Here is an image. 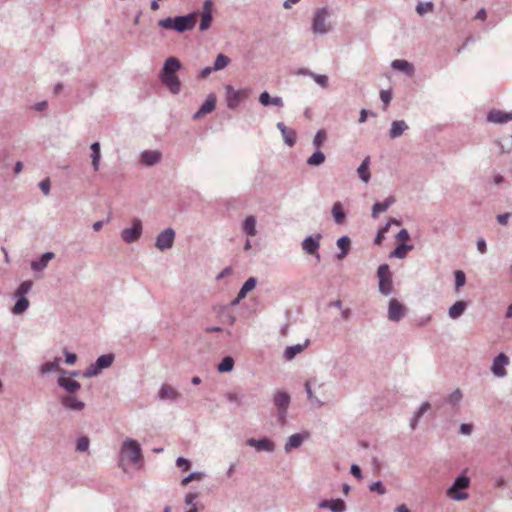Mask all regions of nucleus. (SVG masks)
Segmentation results:
<instances>
[{
    "instance_id": "1",
    "label": "nucleus",
    "mask_w": 512,
    "mask_h": 512,
    "mask_svg": "<svg viewBox=\"0 0 512 512\" xmlns=\"http://www.w3.org/2000/svg\"><path fill=\"white\" fill-rule=\"evenodd\" d=\"M181 62L175 57H169L165 60L160 79L162 83L172 92L178 94L181 89V83L176 75L177 71L181 68Z\"/></svg>"
},
{
    "instance_id": "2",
    "label": "nucleus",
    "mask_w": 512,
    "mask_h": 512,
    "mask_svg": "<svg viewBox=\"0 0 512 512\" xmlns=\"http://www.w3.org/2000/svg\"><path fill=\"white\" fill-rule=\"evenodd\" d=\"M197 15L198 12H192L187 15L168 17L159 20L158 25L164 29L174 30L178 33H184L191 31L195 27Z\"/></svg>"
},
{
    "instance_id": "3",
    "label": "nucleus",
    "mask_w": 512,
    "mask_h": 512,
    "mask_svg": "<svg viewBox=\"0 0 512 512\" xmlns=\"http://www.w3.org/2000/svg\"><path fill=\"white\" fill-rule=\"evenodd\" d=\"M329 17L330 12L327 7H322L315 10L311 26L313 34L325 35L333 29L332 24L328 21Z\"/></svg>"
},
{
    "instance_id": "4",
    "label": "nucleus",
    "mask_w": 512,
    "mask_h": 512,
    "mask_svg": "<svg viewBox=\"0 0 512 512\" xmlns=\"http://www.w3.org/2000/svg\"><path fill=\"white\" fill-rule=\"evenodd\" d=\"M250 95V89L244 88L236 90L232 85L225 86V100L229 109H236L240 102L246 100Z\"/></svg>"
},
{
    "instance_id": "5",
    "label": "nucleus",
    "mask_w": 512,
    "mask_h": 512,
    "mask_svg": "<svg viewBox=\"0 0 512 512\" xmlns=\"http://www.w3.org/2000/svg\"><path fill=\"white\" fill-rule=\"evenodd\" d=\"M121 458L122 460H127L133 464H137L142 459L139 444L132 439L124 441L121 449Z\"/></svg>"
},
{
    "instance_id": "6",
    "label": "nucleus",
    "mask_w": 512,
    "mask_h": 512,
    "mask_svg": "<svg viewBox=\"0 0 512 512\" xmlns=\"http://www.w3.org/2000/svg\"><path fill=\"white\" fill-rule=\"evenodd\" d=\"M379 278L378 288L383 295H389L392 292V273L388 264H381L377 270Z\"/></svg>"
},
{
    "instance_id": "7",
    "label": "nucleus",
    "mask_w": 512,
    "mask_h": 512,
    "mask_svg": "<svg viewBox=\"0 0 512 512\" xmlns=\"http://www.w3.org/2000/svg\"><path fill=\"white\" fill-rule=\"evenodd\" d=\"M142 234V222L138 218L132 221V227L125 228L121 231V238L124 242L131 244L136 242Z\"/></svg>"
},
{
    "instance_id": "8",
    "label": "nucleus",
    "mask_w": 512,
    "mask_h": 512,
    "mask_svg": "<svg viewBox=\"0 0 512 512\" xmlns=\"http://www.w3.org/2000/svg\"><path fill=\"white\" fill-rule=\"evenodd\" d=\"M175 240V231L174 229L168 227L161 231L155 241V246L160 251H165L172 248Z\"/></svg>"
},
{
    "instance_id": "9",
    "label": "nucleus",
    "mask_w": 512,
    "mask_h": 512,
    "mask_svg": "<svg viewBox=\"0 0 512 512\" xmlns=\"http://www.w3.org/2000/svg\"><path fill=\"white\" fill-rule=\"evenodd\" d=\"M469 478L466 476H460L458 477L454 484L448 489L447 494L450 498L455 500H465L467 499L468 495L467 493L461 492L459 493L458 490L460 489H466L469 486Z\"/></svg>"
},
{
    "instance_id": "10",
    "label": "nucleus",
    "mask_w": 512,
    "mask_h": 512,
    "mask_svg": "<svg viewBox=\"0 0 512 512\" xmlns=\"http://www.w3.org/2000/svg\"><path fill=\"white\" fill-rule=\"evenodd\" d=\"M113 360H114L113 354H105V355L100 356L97 359L96 364L90 365L87 368V370L84 372V376L92 377V376L97 375L100 372L99 370L110 367L111 364L113 363Z\"/></svg>"
},
{
    "instance_id": "11",
    "label": "nucleus",
    "mask_w": 512,
    "mask_h": 512,
    "mask_svg": "<svg viewBox=\"0 0 512 512\" xmlns=\"http://www.w3.org/2000/svg\"><path fill=\"white\" fill-rule=\"evenodd\" d=\"M321 234H317L315 237L308 236L302 242V249L309 255L315 256L320 261L321 257L318 253L320 247Z\"/></svg>"
},
{
    "instance_id": "12",
    "label": "nucleus",
    "mask_w": 512,
    "mask_h": 512,
    "mask_svg": "<svg viewBox=\"0 0 512 512\" xmlns=\"http://www.w3.org/2000/svg\"><path fill=\"white\" fill-rule=\"evenodd\" d=\"M213 1L212 0H205L203 3V10L201 13V21L199 25L200 31H206L210 28L211 23L213 21Z\"/></svg>"
},
{
    "instance_id": "13",
    "label": "nucleus",
    "mask_w": 512,
    "mask_h": 512,
    "mask_svg": "<svg viewBox=\"0 0 512 512\" xmlns=\"http://www.w3.org/2000/svg\"><path fill=\"white\" fill-rule=\"evenodd\" d=\"M274 403L279 410V418L283 422L290 403V396L286 392H278L274 396Z\"/></svg>"
},
{
    "instance_id": "14",
    "label": "nucleus",
    "mask_w": 512,
    "mask_h": 512,
    "mask_svg": "<svg viewBox=\"0 0 512 512\" xmlns=\"http://www.w3.org/2000/svg\"><path fill=\"white\" fill-rule=\"evenodd\" d=\"M509 364V358L501 353L493 361L491 370L497 377H504L506 375L505 367Z\"/></svg>"
},
{
    "instance_id": "15",
    "label": "nucleus",
    "mask_w": 512,
    "mask_h": 512,
    "mask_svg": "<svg viewBox=\"0 0 512 512\" xmlns=\"http://www.w3.org/2000/svg\"><path fill=\"white\" fill-rule=\"evenodd\" d=\"M67 372L61 370V375L58 379V384L60 387L64 388L68 393H75L81 387L80 383L73 380L71 377L66 376Z\"/></svg>"
},
{
    "instance_id": "16",
    "label": "nucleus",
    "mask_w": 512,
    "mask_h": 512,
    "mask_svg": "<svg viewBox=\"0 0 512 512\" xmlns=\"http://www.w3.org/2000/svg\"><path fill=\"white\" fill-rule=\"evenodd\" d=\"M487 121L496 124H504L512 121V111L504 112L501 110L493 109L487 114Z\"/></svg>"
},
{
    "instance_id": "17",
    "label": "nucleus",
    "mask_w": 512,
    "mask_h": 512,
    "mask_svg": "<svg viewBox=\"0 0 512 512\" xmlns=\"http://www.w3.org/2000/svg\"><path fill=\"white\" fill-rule=\"evenodd\" d=\"M256 284H257L256 277L248 278L245 281V283L242 285L240 291L238 292L237 297L234 300H232L229 305L230 306L237 305L240 302V300H242L243 298L246 297L248 292L252 291L256 287Z\"/></svg>"
},
{
    "instance_id": "18",
    "label": "nucleus",
    "mask_w": 512,
    "mask_h": 512,
    "mask_svg": "<svg viewBox=\"0 0 512 512\" xmlns=\"http://www.w3.org/2000/svg\"><path fill=\"white\" fill-rule=\"evenodd\" d=\"M215 107L216 96L214 94H209L204 103L200 106L199 110L193 115V119H199L203 115L211 113L214 111Z\"/></svg>"
},
{
    "instance_id": "19",
    "label": "nucleus",
    "mask_w": 512,
    "mask_h": 512,
    "mask_svg": "<svg viewBox=\"0 0 512 512\" xmlns=\"http://www.w3.org/2000/svg\"><path fill=\"white\" fill-rule=\"evenodd\" d=\"M404 311V306L397 299L390 300L388 308L390 320H400V318L404 317Z\"/></svg>"
},
{
    "instance_id": "20",
    "label": "nucleus",
    "mask_w": 512,
    "mask_h": 512,
    "mask_svg": "<svg viewBox=\"0 0 512 512\" xmlns=\"http://www.w3.org/2000/svg\"><path fill=\"white\" fill-rule=\"evenodd\" d=\"M61 403L65 408L75 411H81L85 407V403L77 399V397L71 393L69 395L63 396L61 398Z\"/></svg>"
},
{
    "instance_id": "21",
    "label": "nucleus",
    "mask_w": 512,
    "mask_h": 512,
    "mask_svg": "<svg viewBox=\"0 0 512 512\" xmlns=\"http://www.w3.org/2000/svg\"><path fill=\"white\" fill-rule=\"evenodd\" d=\"M396 202V199L394 196H388L383 202H376L372 206V212L371 216L376 219L378 218V215L382 212H385L389 209L391 205H393Z\"/></svg>"
},
{
    "instance_id": "22",
    "label": "nucleus",
    "mask_w": 512,
    "mask_h": 512,
    "mask_svg": "<svg viewBox=\"0 0 512 512\" xmlns=\"http://www.w3.org/2000/svg\"><path fill=\"white\" fill-rule=\"evenodd\" d=\"M161 156L157 150H146L141 154V162L146 166H153L161 160Z\"/></svg>"
},
{
    "instance_id": "23",
    "label": "nucleus",
    "mask_w": 512,
    "mask_h": 512,
    "mask_svg": "<svg viewBox=\"0 0 512 512\" xmlns=\"http://www.w3.org/2000/svg\"><path fill=\"white\" fill-rule=\"evenodd\" d=\"M259 102L261 105H263L265 107L273 105V106H277V107L281 108L284 106V102L281 97H279V96L271 97L267 91H263L259 95Z\"/></svg>"
},
{
    "instance_id": "24",
    "label": "nucleus",
    "mask_w": 512,
    "mask_h": 512,
    "mask_svg": "<svg viewBox=\"0 0 512 512\" xmlns=\"http://www.w3.org/2000/svg\"><path fill=\"white\" fill-rule=\"evenodd\" d=\"M408 125L404 120H395L391 124V128L389 130V137L391 139H395L400 137L406 130H408Z\"/></svg>"
},
{
    "instance_id": "25",
    "label": "nucleus",
    "mask_w": 512,
    "mask_h": 512,
    "mask_svg": "<svg viewBox=\"0 0 512 512\" xmlns=\"http://www.w3.org/2000/svg\"><path fill=\"white\" fill-rule=\"evenodd\" d=\"M179 392L169 384H163L159 390V398L161 400H176Z\"/></svg>"
},
{
    "instance_id": "26",
    "label": "nucleus",
    "mask_w": 512,
    "mask_h": 512,
    "mask_svg": "<svg viewBox=\"0 0 512 512\" xmlns=\"http://www.w3.org/2000/svg\"><path fill=\"white\" fill-rule=\"evenodd\" d=\"M391 67L394 70L404 72L408 76L413 75V73L415 71L414 66L410 62H408L406 60H402V59H397V60L392 61Z\"/></svg>"
},
{
    "instance_id": "27",
    "label": "nucleus",
    "mask_w": 512,
    "mask_h": 512,
    "mask_svg": "<svg viewBox=\"0 0 512 512\" xmlns=\"http://www.w3.org/2000/svg\"><path fill=\"white\" fill-rule=\"evenodd\" d=\"M54 256H55V254L53 252H45V253H43L38 260L31 262V268L34 271H42L43 269L46 268L48 262L51 259H53Z\"/></svg>"
},
{
    "instance_id": "28",
    "label": "nucleus",
    "mask_w": 512,
    "mask_h": 512,
    "mask_svg": "<svg viewBox=\"0 0 512 512\" xmlns=\"http://www.w3.org/2000/svg\"><path fill=\"white\" fill-rule=\"evenodd\" d=\"M338 248L340 249V252L336 255L337 259L342 260L344 259L350 249L351 240L348 236H342L340 237L336 242Z\"/></svg>"
},
{
    "instance_id": "29",
    "label": "nucleus",
    "mask_w": 512,
    "mask_h": 512,
    "mask_svg": "<svg viewBox=\"0 0 512 512\" xmlns=\"http://www.w3.org/2000/svg\"><path fill=\"white\" fill-rule=\"evenodd\" d=\"M247 444L251 447L256 448L258 451H261V450L273 451V449H274L273 442H271L268 439L256 440V439L251 438V439L247 440Z\"/></svg>"
},
{
    "instance_id": "30",
    "label": "nucleus",
    "mask_w": 512,
    "mask_h": 512,
    "mask_svg": "<svg viewBox=\"0 0 512 512\" xmlns=\"http://www.w3.org/2000/svg\"><path fill=\"white\" fill-rule=\"evenodd\" d=\"M369 165H370V157L367 156L364 158V160L362 161V163L360 164V166L357 169L359 178L365 183H367L371 178V174L369 172Z\"/></svg>"
},
{
    "instance_id": "31",
    "label": "nucleus",
    "mask_w": 512,
    "mask_h": 512,
    "mask_svg": "<svg viewBox=\"0 0 512 512\" xmlns=\"http://www.w3.org/2000/svg\"><path fill=\"white\" fill-rule=\"evenodd\" d=\"M331 213L336 224L340 225L345 222L346 213L343 210L342 204L340 202H335L333 204Z\"/></svg>"
},
{
    "instance_id": "32",
    "label": "nucleus",
    "mask_w": 512,
    "mask_h": 512,
    "mask_svg": "<svg viewBox=\"0 0 512 512\" xmlns=\"http://www.w3.org/2000/svg\"><path fill=\"white\" fill-rule=\"evenodd\" d=\"M91 159L94 171L99 170V164L101 159L100 143L94 142L91 144Z\"/></svg>"
},
{
    "instance_id": "33",
    "label": "nucleus",
    "mask_w": 512,
    "mask_h": 512,
    "mask_svg": "<svg viewBox=\"0 0 512 512\" xmlns=\"http://www.w3.org/2000/svg\"><path fill=\"white\" fill-rule=\"evenodd\" d=\"M466 307L467 303L465 301L455 302L448 310L449 317L453 319L460 317L463 314Z\"/></svg>"
},
{
    "instance_id": "34",
    "label": "nucleus",
    "mask_w": 512,
    "mask_h": 512,
    "mask_svg": "<svg viewBox=\"0 0 512 512\" xmlns=\"http://www.w3.org/2000/svg\"><path fill=\"white\" fill-rule=\"evenodd\" d=\"M16 297H17V300H16L15 305L12 308V312L15 315H19V314H22L28 308L29 300L24 295L16 296Z\"/></svg>"
},
{
    "instance_id": "35",
    "label": "nucleus",
    "mask_w": 512,
    "mask_h": 512,
    "mask_svg": "<svg viewBox=\"0 0 512 512\" xmlns=\"http://www.w3.org/2000/svg\"><path fill=\"white\" fill-rule=\"evenodd\" d=\"M413 249L412 245H407L405 243L399 244L389 255L390 258H399L402 259L406 257L408 251Z\"/></svg>"
},
{
    "instance_id": "36",
    "label": "nucleus",
    "mask_w": 512,
    "mask_h": 512,
    "mask_svg": "<svg viewBox=\"0 0 512 512\" xmlns=\"http://www.w3.org/2000/svg\"><path fill=\"white\" fill-rule=\"evenodd\" d=\"M243 230L247 233L249 236H255L257 233L256 230V219L254 216H248L245 218L243 223Z\"/></svg>"
},
{
    "instance_id": "37",
    "label": "nucleus",
    "mask_w": 512,
    "mask_h": 512,
    "mask_svg": "<svg viewBox=\"0 0 512 512\" xmlns=\"http://www.w3.org/2000/svg\"><path fill=\"white\" fill-rule=\"evenodd\" d=\"M325 155L324 153L320 150V149H317L308 159H307V164L310 165V166H320L321 164H323L325 162Z\"/></svg>"
},
{
    "instance_id": "38",
    "label": "nucleus",
    "mask_w": 512,
    "mask_h": 512,
    "mask_svg": "<svg viewBox=\"0 0 512 512\" xmlns=\"http://www.w3.org/2000/svg\"><path fill=\"white\" fill-rule=\"evenodd\" d=\"M281 134L286 145L289 147H293L295 145L297 134L294 129L287 127Z\"/></svg>"
},
{
    "instance_id": "39",
    "label": "nucleus",
    "mask_w": 512,
    "mask_h": 512,
    "mask_svg": "<svg viewBox=\"0 0 512 512\" xmlns=\"http://www.w3.org/2000/svg\"><path fill=\"white\" fill-rule=\"evenodd\" d=\"M304 440V435L302 434H293L289 437L286 445L285 450L288 452L291 449L298 448Z\"/></svg>"
},
{
    "instance_id": "40",
    "label": "nucleus",
    "mask_w": 512,
    "mask_h": 512,
    "mask_svg": "<svg viewBox=\"0 0 512 512\" xmlns=\"http://www.w3.org/2000/svg\"><path fill=\"white\" fill-rule=\"evenodd\" d=\"M309 343V340H306L303 345H295V346H289L285 350V357L288 360H291L294 358L298 353H300Z\"/></svg>"
},
{
    "instance_id": "41",
    "label": "nucleus",
    "mask_w": 512,
    "mask_h": 512,
    "mask_svg": "<svg viewBox=\"0 0 512 512\" xmlns=\"http://www.w3.org/2000/svg\"><path fill=\"white\" fill-rule=\"evenodd\" d=\"M234 367V360L232 357L227 356L222 359V361L219 363L217 369L221 373L230 372L232 371Z\"/></svg>"
},
{
    "instance_id": "42",
    "label": "nucleus",
    "mask_w": 512,
    "mask_h": 512,
    "mask_svg": "<svg viewBox=\"0 0 512 512\" xmlns=\"http://www.w3.org/2000/svg\"><path fill=\"white\" fill-rule=\"evenodd\" d=\"M229 63H230V58L228 56H226L224 54H219L216 57V60L213 65V69H214V71L222 70L225 67H227Z\"/></svg>"
},
{
    "instance_id": "43",
    "label": "nucleus",
    "mask_w": 512,
    "mask_h": 512,
    "mask_svg": "<svg viewBox=\"0 0 512 512\" xmlns=\"http://www.w3.org/2000/svg\"><path fill=\"white\" fill-rule=\"evenodd\" d=\"M434 9V4L431 2V1H428V2H419L417 5H416V12L420 15V16H423L424 14H426L427 12H432Z\"/></svg>"
},
{
    "instance_id": "44",
    "label": "nucleus",
    "mask_w": 512,
    "mask_h": 512,
    "mask_svg": "<svg viewBox=\"0 0 512 512\" xmlns=\"http://www.w3.org/2000/svg\"><path fill=\"white\" fill-rule=\"evenodd\" d=\"M59 362H60V358H55L54 361L46 362L45 364H43L41 366L40 370H41L42 373H48V372H51V371L60 370L59 369Z\"/></svg>"
},
{
    "instance_id": "45",
    "label": "nucleus",
    "mask_w": 512,
    "mask_h": 512,
    "mask_svg": "<svg viewBox=\"0 0 512 512\" xmlns=\"http://www.w3.org/2000/svg\"><path fill=\"white\" fill-rule=\"evenodd\" d=\"M327 134L326 131L323 129H320L317 131L313 138V145L316 147V149H320V147L323 145L324 141L326 140Z\"/></svg>"
},
{
    "instance_id": "46",
    "label": "nucleus",
    "mask_w": 512,
    "mask_h": 512,
    "mask_svg": "<svg viewBox=\"0 0 512 512\" xmlns=\"http://www.w3.org/2000/svg\"><path fill=\"white\" fill-rule=\"evenodd\" d=\"M390 228V223H386L382 228H380L376 234V237L374 239L375 245H380L383 240L385 239V234L388 232Z\"/></svg>"
},
{
    "instance_id": "47",
    "label": "nucleus",
    "mask_w": 512,
    "mask_h": 512,
    "mask_svg": "<svg viewBox=\"0 0 512 512\" xmlns=\"http://www.w3.org/2000/svg\"><path fill=\"white\" fill-rule=\"evenodd\" d=\"M455 277V288L458 290L460 287L465 285L466 282V275L463 271L457 270L454 273Z\"/></svg>"
},
{
    "instance_id": "48",
    "label": "nucleus",
    "mask_w": 512,
    "mask_h": 512,
    "mask_svg": "<svg viewBox=\"0 0 512 512\" xmlns=\"http://www.w3.org/2000/svg\"><path fill=\"white\" fill-rule=\"evenodd\" d=\"M329 509L333 512H343L345 510V503L341 499L331 500L329 503Z\"/></svg>"
},
{
    "instance_id": "49",
    "label": "nucleus",
    "mask_w": 512,
    "mask_h": 512,
    "mask_svg": "<svg viewBox=\"0 0 512 512\" xmlns=\"http://www.w3.org/2000/svg\"><path fill=\"white\" fill-rule=\"evenodd\" d=\"M31 288H32V282L24 281L17 288L15 295L16 296H21V295L25 296L31 290Z\"/></svg>"
},
{
    "instance_id": "50",
    "label": "nucleus",
    "mask_w": 512,
    "mask_h": 512,
    "mask_svg": "<svg viewBox=\"0 0 512 512\" xmlns=\"http://www.w3.org/2000/svg\"><path fill=\"white\" fill-rule=\"evenodd\" d=\"M309 76H311L314 79V81L321 87L325 88L328 86V77L326 75H320L315 74L313 72H309Z\"/></svg>"
},
{
    "instance_id": "51",
    "label": "nucleus",
    "mask_w": 512,
    "mask_h": 512,
    "mask_svg": "<svg viewBox=\"0 0 512 512\" xmlns=\"http://www.w3.org/2000/svg\"><path fill=\"white\" fill-rule=\"evenodd\" d=\"M430 408V404L425 402L421 405L419 410L417 411L415 418L413 422L411 423L412 428L415 427L416 422L419 420V418Z\"/></svg>"
},
{
    "instance_id": "52",
    "label": "nucleus",
    "mask_w": 512,
    "mask_h": 512,
    "mask_svg": "<svg viewBox=\"0 0 512 512\" xmlns=\"http://www.w3.org/2000/svg\"><path fill=\"white\" fill-rule=\"evenodd\" d=\"M380 99L384 103V109H386L392 99V92L390 90H381Z\"/></svg>"
},
{
    "instance_id": "53",
    "label": "nucleus",
    "mask_w": 512,
    "mask_h": 512,
    "mask_svg": "<svg viewBox=\"0 0 512 512\" xmlns=\"http://www.w3.org/2000/svg\"><path fill=\"white\" fill-rule=\"evenodd\" d=\"M39 188L41 189V191L43 192L44 195H46V196L49 195L50 194V189H51L50 179L49 178L43 179L39 183Z\"/></svg>"
},
{
    "instance_id": "54",
    "label": "nucleus",
    "mask_w": 512,
    "mask_h": 512,
    "mask_svg": "<svg viewBox=\"0 0 512 512\" xmlns=\"http://www.w3.org/2000/svg\"><path fill=\"white\" fill-rule=\"evenodd\" d=\"M89 447V439L87 437H81L77 441V450L84 452Z\"/></svg>"
},
{
    "instance_id": "55",
    "label": "nucleus",
    "mask_w": 512,
    "mask_h": 512,
    "mask_svg": "<svg viewBox=\"0 0 512 512\" xmlns=\"http://www.w3.org/2000/svg\"><path fill=\"white\" fill-rule=\"evenodd\" d=\"M462 398V392L459 389H456L449 395L448 401L452 404L458 403Z\"/></svg>"
},
{
    "instance_id": "56",
    "label": "nucleus",
    "mask_w": 512,
    "mask_h": 512,
    "mask_svg": "<svg viewBox=\"0 0 512 512\" xmlns=\"http://www.w3.org/2000/svg\"><path fill=\"white\" fill-rule=\"evenodd\" d=\"M176 465L177 467L181 468L183 471H188L190 469V462L183 458V457H179L177 460H176Z\"/></svg>"
},
{
    "instance_id": "57",
    "label": "nucleus",
    "mask_w": 512,
    "mask_h": 512,
    "mask_svg": "<svg viewBox=\"0 0 512 512\" xmlns=\"http://www.w3.org/2000/svg\"><path fill=\"white\" fill-rule=\"evenodd\" d=\"M201 479V474L199 473H191L190 475H188L187 477H185L182 481H181V485L182 486H186L188 485L191 481L193 480H199Z\"/></svg>"
},
{
    "instance_id": "58",
    "label": "nucleus",
    "mask_w": 512,
    "mask_h": 512,
    "mask_svg": "<svg viewBox=\"0 0 512 512\" xmlns=\"http://www.w3.org/2000/svg\"><path fill=\"white\" fill-rule=\"evenodd\" d=\"M371 491L378 492L379 494L383 495L385 494L386 490L381 482H375L370 486Z\"/></svg>"
},
{
    "instance_id": "59",
    "label": "nucleus",
    "mask_w": 512,
    "mask_h": 512,
    "mask_svg": "<svg viewBox=\"0 0 512 512\" xmlns=\"http://www.w3.org/2000/svg\"><path fill=\"white\" fill-rule=\"evenodd\" d=\"M368 115H371V116H373V117H375V116H376V114H375L374 112H372V111H368V110H366V109H362V110L360 111V117H359L358 122H359V123H364V122L367 120Z\"/></svg>"
},
{
    "instance_id": "60",
    "label": "nucleus",
    "mask_w": 512,
    "mask_h": 512,
    "mask_svg": "<svg viewBox=\"0 0 512 512\" xmlns=\"http://www.w3.org/2000/svg\"><path fill=\"white\" fill-rule=\"evenodd\" d=\"M476 245H477V249H478V251H479L481 254H485V253L487 252V244H486L485 239H483V238H479V239L477 240Z\"/></svg>"
},
{
    "instance_id": "61",
    "label": "nucleus",
    "mask_w": 512,
    "mask_h": 512,
    "mask_svg": "<svg viewBox=\"0 0 512 512\" xmlns=\"http://www.w3.org/2000/svg\"><path fill=\"white\" fill-rule=\"evenodd\" d=\"M510 216H511V213H509V212L499 214V215H497V221L501 225L506 226L508 224V220H509Z\"/></svg>"
},
{
    "instance_id": "62",
    "label": "nucleus",
    "mask_w": 512,
    "mask_h": 512,
    "mask_svg": "<svg viewBox=\"0 0 512 512\" xmlns=\"http://www.w3.org/2000/svg\"><path fill=\"white\" fill-rule=\"evenodd\" d=\"M396 237L400 241H408L410 239V235L406 229H401Z\"/></svg>"
},
{
    "instance_id": "63",
    "label": "nucleus",
    "mask_w": 512,
    "mask_h": 512,
    "mask_svg": "<svg viewBox=\"0 0 512 512\" xmlns=\"http://www.w3.org/2000/svg\"><path fill=\"white\" fill-rule=\"evenodd\" d=\"M66 354V363L69 364V365H72L76 362V359H77V356L76 354L74 353H69V352H65Z\"/></svg>"
},
{
    "instance_id": "64",
    "label": "nucleus",
    "mask_w": 512,
    "mask_h": 512,
    "mask_svg": "<svg viewBox=\"0 0 512 512\" xmlns=\"http://www.w3.org/2000/svg\"><path fill=\"white\" fill-rule=\"evenodd\" d=\"M231 273H232V268L226 267L217 275L216 279L220 280V279L224 278L225 276L230 275Z\"/></svg>"
}]
</instances>
